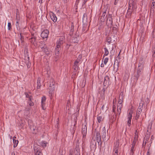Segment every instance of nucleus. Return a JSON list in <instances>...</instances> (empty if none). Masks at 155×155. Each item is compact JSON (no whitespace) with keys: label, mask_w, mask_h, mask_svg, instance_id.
<instances>
[{"label":"nucleus","mask_w":155,"mask_h":155,"mask_svg":"<svg viewBox=\"0 0 155 155\" xmlns=\"http://www.w3.org/2000/svg\"><path fill=\"white\" fill-rule=\"evenodd\" d=\"M32 96H30V106H32L34 105L33 102L32 101Z\"/></svg>","instance_id":"nucleus-35"},{"label":"nucleus","mask_w":155,"mask_h":155,"mask_svg":"<svg viewBox=\"0 0 155 155\" xmlns=\"http://www.w3.org/2000/svg\"><path fill=\"white\" fill-rule=\"evenodd\" d=\"M118 149H114V150L115 151V153H118Z\"/></svg>","instance_id":"nucleus-53"},{"label":"nucleus","mask_w":155,"mask_h":155,"mask_svg":"<svg viewBox=\"0 0 155 155\" xmlns=\"http://www.w3.org/2000/svg\"><path fill=\"white\" fill-rule=\"evenodd\" d=\"M87 127L86 126V125H82V134H83V139L82 140H84V137H85L87 134Z\"/></svg>","instance_id":"nucleus-8"},{"label":"nucleus","mask_w":155,"mask_h":155,"mask_svg":"<svg viewBox=\"0 0 155 155\" xmlns=\"http://www.w3.org/2000/svg\"><path fill=\"white\" fill-rule=\"evenodd\" d=\"M122 107V105H117V114H118V117H117V119H118L119 117V115L120 114L121 112V109ZM115 116L116 117V114H115Z\"/></svg>","instance_id":"nucleus-12"},{"label":"nucleus","mask_w":155,"mask_h":155,"mask_svg":"<svg viewBox=\"0 0 155 155\" xmlns=\"http://www.w3.org/2000/svg\"><path fill=\"white\" fill-rule=\"evenodd\" d=\"M77 143L76 144V146L75 149V153H78V152H80V149L79 145V143L78 142L79 141V140H77Z\"/></svg>","instance_id":"nucleus-20"},{"label":"nucleus","mask_w":155,"mask_h":155,"mask_svg":"<svg viewBox=\"0 0 155 155\" xmlns=\"http://www.w3.org/2000/svg\"><path fill=\"white\" fill-rule=\"evenodd\" d=\"M25 94L26 95V97H28L29 95L27 93H25Z\"/></svg>","instance_id":"nucleus-55"},{"label":"nucleus","mask_w":155,"mask_h":155,"mask_svg":"<svg viewBox=\"0 0 155 155\" xmlns=\"http://www.w3.org/2000/svg\"><path fill=\"white\" fill-rule=\"evenodd\" d=\"M131 7H129L128 9L127 10V14L126 15V16L127 18H129L130 17L131 14L132 13V11L131 10Z\"/></svg>","instance_id":"nucleus-21"},{"label":"nucleus","mask_w":155,"mask_h":155,"mask_svg":"<svg viewBox=\"0 0 155 155\" xmlns=\"http://www.w3.org/2000/svg\"><path fill=\"white\" fill-rule=\"evenodd\" d=\"M19 22L20 21H16V25L17 28H18V27H19Z\"/></svg>","instance_id":"nucleus-43"},{"label":"nucleus","mask_w":155,"mask_h":155,"mask_svg":"<svg viewBox=\"0 0 155 155\" xmlns=\"http://www.w3.org/2000/svg\"><path fill=\"white\" fill-rule=\"evenodd\" d=\"M87 0H83V2L82 4V6H84L85 5V4L87 2Z\"/></svg>","instance_id":"nucleus-49"},{"label":"nucleus","mask_w":155,"mask_h":155,"mask_svg":"<svg viewBox=\"0 0 155 155\" xmlns=\"http://www.w3.org/2000/svg\"><path fill=\"white\" fill-rule=\"evenodd\" d=\"M111 17V15H108L107 16L106 24L108 26L111 27L112 25L113 21Z\"/></svg>","instance_id":"nucleus-6"},{"label":"nucleus","mask_w":155,"mask_h":155,"mask_svg":"<svg viewBox=\"0 0 155 155\" xmlns=\"http://www.w3.org/2000/svg\"><path fill=\"white\" fill-rule=\"evenodd\" d=\"M106 41L108 43V44H110L112 42L111 38L109 37H107L106 39Z\"/></svg>","instance_id":"nucleus-36"},{"label":"nucleus","mask_w":155,"mask_h":155,"mask_svg":"<svg viewBox=\"0 0 155 155\" xmlns=\"http://www.w3.org/2000/svg\"><path fill=\"white\" fill-rule=\"evenodd\" d=\"M98 121L99 123H100L102 119V117H101L99 116L97 118Z\"/></svg>","instance_id":"nucleus-44"},{"label":"nucleus","mask_w":155,"mask_h":155,"mask_svg":"<svg viewBox=\"0 0 155 155\" xmlns=\"http://www.w3.org/2000/svg\"><path fill=\"white\" fill-rule=\"evenodd\" d=\"M127 117L128 120L127 121V123L128 125L129 126H130L131 124V121L132 117V112H130L128 115Z\"/></svg>","instance_id":"nucleus-13"},{"label":"nucleus","mask_w":155,"mask_h":155,"mask_svg":"<svg viewBox=\"0 0 155 155\" xmlns=\"http://www.w3.org/2000/svg\"><path fill=\"white\" fill-rule=\"evenodd\" d=\"M60 48L56 47L55 49V58L56 61H57L59 57V51Z\"/></svg>","instance_id":"nucleus-11"},{"label":"nucleus","mask_w":155,"mask_h":155,"mask_svg":"<svg viewBox=\"0 0 155 155\" xmlns=\"http://www.w3.org/2000/svg\"><path fill=\"white\" fill-rule=\"evenodd\" d=\"M64 41L63 38L61 39L60 38L58 42L57 43L56 47L60 48L61 45H62Z\"/></svg>","instance_id":"nucleus-17"},{"label":"nucleus","mask_w":155,"mask_h":155,"mask_svg":"<svg viewBox=\"0 0 155 155\" xmlns=\"http://www.w3.org/2000/svg\"><path fill=\"white\" fill-rule=\"evenodd\" d=\"M117 28L116 27H113V30H115H115H117Z\"/></svg>","instance_id":"nucleus-59"},{"label":"nucleus","mask_w":155,"mask_h":155,"mask_svg":"<svg viewBox=\"0 0 155 155\" xmlns=\"http://www.w3.org/2000/svg\"><path fill=\"white\" fill-rule=\"evenodd\" d=\"M138 136L137 135H135L134 136V140H136L137 141V139H138Z\"/></svg>","instance_id":"nucleus-48"},{"label":"nucleus","mask_w":155,"mask_h":155,"mask_svg":"<svg viewBox=\"0 0 155 155\" xmlns=\"http://www.w3.org/2000/svg\"><path fill=\"white\" fill-rule=\"evenodd\" d=\"M49 31L47 29L43 31L41 34V36L43 38H46L48 37Z\"/></svg>","instance_id":"nucleus-9"},{"label":"nucleus","mask_w":155,"mask_h":155,"mask_svg":"<svg viewBox=\"0 0 155 155\" xmlns=\"http://www.w3.org/2000/svg\"><path fill=\"white\" fill-rule=\"evenodd\" d=\"M72 151H71V150H70V154H69V155H72Z\"/></svg>","instance_id":"nucleus-62"},{"label":"nucleus","mask_w":155,"mask_h":155,"mask_svg":"<svg viewBox=\"0 0 155 155\" xmlns=\"http://www.w3.org/2000/svg\"><path fill=\"white\" fill-rule=\"evenodd\" d=\"M110 84V79L108 76H106L104 78L103 85L104 86H108Z\"/></svg>","instance_id":"nucleus-10"},{"label":"nucleus","mask_w":155,"mask_h":155,"mask_svg":"<svg viewBox=\"0 0 155 155\" xmlns=\"http://www.w3.org/2000/svg\"><path fill=\"white\" fill-rule=\"evenodd\" d=\"M64 3H66L67 2V0H61Z\"/></svg>","instance_id":"nucleus-58"},{"label":"nucleus","mask_w":155,"mask_h":155,"mask_svg":"<svg viewBox=\"0 0 155 155\" xmlns=\"http://www.w3.org/2000/svg\"><path fill=\"white\" fill-rule=\"evenodd\" d=\"M153 51H154L153 54H155V44L154 45V48H153Z\"/></svg>","instance_id":"nucleus-56"},{"label":"nucleus","mask_w":155,"mask_h":155,"mask_svg":"<svg viewBox=\"0 0 155 155\" xmlns=\"http://www.w3.org/2000/svg\"><path fill=\"white\" fill-rule=\"evenodd\" d=\"M46 97L45 96H43L42 97L41 101V107L42 109L45 110V108H44V106L45 105V102L46 100Z\"/></svg>","instance_id":"nucleus-18"},{"label":"nucleus","mask_w":155,"mask_h":155,"mask_svg":"<svg viewBox=\"0 0 155 155\" xmlns=\"http://www.w3.org/2000/svg\"><path fill=\"white\" fill-rule=\"evenodd\" d=\"M124 97L123 93L121 92L120 94V95L119 97V101L118 103V105H122V103L123 101V98Z\"/></svg>","instance_id":"nucleus-14"},{"label":"nucleus","mask_w":155,"mask_h":155,"mask_svg":"<svg viewBox=\"0 0 155 155\" xmlns=\"http://www.w3.org/2000/svg\"><path fill=\"white\" fill-rule=\"evenodd\" d=\"M36 34L32 33L31 38H30V42H31V43L35 46L36 44Z\"/></svg>","instance_id":"nucleus-4"},{"label":"nucleus","mask_w":155,"mask_h":155,"mask_svg":"<svg viewBox=\"0 0 155 155\" xmlns=\"http://www.w3.org/2000/svg\"><path fill=\"white\" fill-rule=\"evenodd\" d=\"M73 68L74 70V71H76L78 69V68H79L78 66H76L74 65Z\"/></svg>","instance_id":"nucleus-39"},{"label":"nucleus","mask_w":155,"mask_h":155,"mask_svg":"<svg viewBox=\"0 0 155 155\" xmlns=\"http://www.w3.org/2000/svg\"><path fill=\"white\" fill-rule=\"evenodd\" d=\"M96 141L99 144L100 143L101 144V138L100 133L98 131H95L94 133V136L91 141V143L93 147H95L96 145Z\"/></svg>","instance_id":"nucleus-1"},{"label":"nucleus","mask_w":155,"mask_h":155,"mask_svg":"<svg viewBox=\"0 0 155 155\" xmlns=\"http://www.w3.org/2000/svg\"><path fill=\"white\" fill-rule=\"evenodd\" d=\"M106 12H103L102 16L100 19L101 21L102 22H104L105 19V18L107 16L106 15Z\"/></svg>","instance_id":"nucleus-22"},{"label":"nucleus","mask_w":155,"mask_h":155,"mask_svg":"<svg viewBox=\"0 0 155 155\" xmlns=\"http://www.w3.org/2000/svg\"><path fill=\"white\" fill-rule=\"evenodd\" d=\"M74 24L73 23H71V29L70 30V33H71V34H73V32L74 31Z\"/></svg>","instance_id":"nucleus-33"},{"label":"nucleus","mask_w":155,"mask_h":155,"mask_svg":"<svg viewBox=\"0 0 155 155\" xmlns=\"http://www.w3.org/2000/svg\"><path fill=\"white\" fill-rule=\"evenodd\" d=\"M115 114V113H114L113 115L111 116L110 117V120L113 123L116 120V118L114 117V115Z\"/></svg>","instance_id":"nucleus-30"},{"label":"nucleus","mask_w":155,"mask_h":155,"mask_svg":"<svg viewBox=\"0 0 155 155\" xmlns=\"http://www.w3.org/2000/svg\"><path fill=\"white\" fill-rule=\"evenodd\" d=\"M47 143L45 142H42L41 143V145L43 147H45L46 146Z\"/></svg>","instance_id":"nucleus-41"},{"label":"nucleus","mask_w":155,"mask_h":155,"mask_svg":"<svg viewBox=\"0 0 155 155\" xmlns=\"http://www.w3.org/2000/svg\"><path fill=\"white\" fill-rule=\"evenodd\" d=\"M39 48L42 49V50L45 53L47 54L48 52V49L46 48V45L44 44L43 46L42 45H40L39 46Z\"/></svg>","instance_id":"nucleus-16"},{"label":"nucleus","mask_w":155,"mask_h":155,"mask_svg":"<svg viewBox=\"0 0 155 155\" xmlns=\"http://www.w3.org/2000/svg\"><path fill=\"white\" fill-rule=\"evenodd\" d=\"M106 130L105 127H104L102 128V131L101 132L102 137L103 140L105 139L106 136Z\"/></svg>","instance_id":"nucleus-15"},{"label":"nucleus","mask_w":155,"mask_h":155,"mask_svg":"<svg viewBox=\"0 0 155 155\" xmlns=\"http://www.w3.org/2000/svg\"><path fill=\"white\" fill-rule=\"evenodd\" d=\"M79 0H77L76 4L77 5H78V3L79 2Z\"/></svg>","instance_id":"nucleus-61"},{"label":"nucleus","mask_w":155,"mask_h":155,"mask_svg":"<svg viewBox=\"0 0 155 155\" xmlns=\"http://www.w3.org/2000/svg\"><path fill=\"white\" fill-rule=\"evenodd\" d=\"M8 30H10L11 28V23L10 22H8Z\"/></svg>","instance_id":"nucleus-42"},{"label":"nucleus","mask_w":155,"mask_h":155,"mask_svg":"<svg viewBox=\"0 0 155 155\" xmlns=\"http://www.w3.org/2000/svg\"><path fill=\"white\" fill-rule=\"evenodd\" d=\"M145 102H147V103H148L149 102V101L148 97H147V98L146 99Z\"/></svg>","instance_id":"nucleus-52"},{"label":"nucleus","mask_w":155,"mask_h":155,"mask_svg":"<svg viewBox=\"0 0 155 155\" xmlns=\"http://www.w3.org/2000/svg\"><path fill=\"white\" fill-rule=\"evenodd\" d=\"M115 106L114 105L113 106V111L114 113L115 111Z\"/></svg>","instance_id":"nucleus-50"},{"label":"nucleus","mask_w":155,"mask_h":155,"mask_svg":"<svg viewBox=\"0 0 155 155\" xmlns=\"http://www.w3.org/2000/svg\"><path fill=\"white\" fill-rule=\"evenodd\" d=\"M108 58H106L104 61V63L105 64H106L107 63L108 61Z\"/></svg>","instance_id":"nucleus-45"},{"label":"nucleus","mask_w":155,"mask_h":155,"mask_svg":"<svg viewBox=\"0 0 155 155\" xmlns=\"http://www.w3.org/2000/svg\"><path fill=\"white\" fill-rule=\"evenodd\" d=\"M137 140H134L133 142L132 143V145H133V144H134V145L135 146V144L137 142Z\"/></svg>","instance_id":"nucleus-47"},{"label":"nucleus","mask_w":155,"mask_h":155,"mask_svg":"<svg viewBox=\"0 0 155 155\" xmlns=\"http://www.w3.org/2000/svg\"><path fill=\"white\" fill-rule=\"evenodd\" d=\"M144 62L142 59L140 61L137 69V74L136 76L137 79V80L139 78L140 75L143 71V67Z\"/></svg>","instance_id":"nucleus-2"},{"label":"nucleus","mask_w":155,"mask_h":155,"mask_svg":"<svg viewBox=\"0 0 155 155\" xmlns=\"http://www.w3.org/2000/svg\"><path fill=\"white\" fill-rule=\"evenodd\" d=\"M50 84L49 86V93L52 94L54 90L55 87V83L54 82V80L53 78H51L50 80Z\"/></svg>","instance_id":"nucleus-3"},{"label":"nucleus","mask_w":155,"mask_h":155,"mask_svg":"<svg viewBox=\"0 0 155 155\" xmlns=\"http://www.w3.org/2000/svg\"><path fill=\"white\" fill-rule=\"evenodd\" d=\"M155 3H154V2H152V4L151 5V7L150 8V13H153L154 12V4Z\"/></svg>","instance_id":"nucleus-27"},{"label":"nucleus","mask_w":155,"mask_h":155,"mask_svg":"<svg viewBox=\"0 0 155 155\" xmlns=\"http://www.w3.org/2000/svg\"><path fill=\"white\" fill-rule=\"evenodd\" d=\"M24 54L25 59L26 60V62H28V63H27V65L28 67V63L29 62V56L28 54V50L27 47L25 48Z\"/></svg>","instance_id":"nucleus-5"},{"label":"nucleus","mask_w":155,"mask_h":155,"mask_svg":"<svg viewBox=\"0 0 155 155\" xmlns=\"http://www.w3.org/2000/svg\"><path fill=\"white\" fill-rule=\"evenodd\" d=\"M104 56L107 55L108 54V53H109L108 51V50L106 48H104Z\"/></svg>","instance_id":"nucleus-37"},{"label":"nucleus","mask_w":155,"mask_h":155,"mask_svg":"<svg viewBox=\"0 0 155 155\" xmlns=\"http://www.w3.org/2000/svg\"><path fill=\"white\" fill-rule=\"evenodd\" d=\"M135 135H137V130L135 131Z\"/></svg>","instance_id":"nucleus-63"},{"label":"nucleus","mask_w":155,"mask_h":155,"mask_svg":"<svg viewBox=\"0 0 155 155\" xmlns=\"http://www.w3.org/2000/svg\"><path fill=\"white\" fill-rule=\"evenodd\" d=\"M131 7V10L132 11V12L134 11L136 9V7L134 5H133V4H130L129 5V7Z\"/></svg>","instance_id":"nucleus-32"},{"label":"nucleus","mask_w":155,"mask_h":155,"mask_svg":"<svg viewBox=\"0 0 155 155\" xmlns=\"http://www.w3.org/2000/svg\"><path fill=\"white\" fill-rule=\"evenodd\" d=\"M119 140H117L116 142L114 143V149H118L119 147Z\"/></svg>","instance_id":"nucleus-28"},{"label":"nucleus","mask_w":155,"mask_h":155,"mask_svg":"<svg viewBox=\"0 0 155 155\" xmlns=\"http://www.w3.org/2000/svg\"><path fill=\"white\" fill-rule=\"evenodd\" d=\"M143 105V103H141L139 104V106L138 108V110H142V108Z\"/></svg>","instance_id":"nucleus-34"},{"label":"nucleus","mask_w":155,"mask_h":155,"mask_svg":"<svg viewBox=\"0 0 155 155\" xmlns=\"http://www.w3.org/2000/svg\"><path fill=\"white\" fill-rule=\"evenodd\" d=\"M81 58H82V55L81 54H80L78 56V57L77 59H78L79 60V62H80L81 61Z\"/></svg>","instance_id":"nucleus-46"},{"label":"nucleus","mask_w":155,"mask_h":155,"mask_svg":"<svg viewBox=\"0 0 155 155\" xmlns=\"http://www.w3.org/2000/svg\"><path fill=\"white\" fill-rule=\"evenodd\" d=\"M75 153V155H80V153L78 152V153Z\"/></svg>","instance_id":"nucleus-57"},{"label":"nucleus","mask_w":155,"mask_h":155,"mask_svg":"<svg viewBox=\"0 0 155 155\" xmlns=\"http://www.w3.org/2000/svg\"><path fill=\"white\" fill-rule=\"evenodd\" d=\"M41 81V79L40 78H38L37 81V89H39L40 88L41 86V84L40 82Z\"/></svg>","instance_id":"nucleus-26"},{"label":"nucleus","mask_w":155,"mask_h":155,"mask_svg":"<svg viewBox=\"0 0 155 155\" xmlns=\"http://www.w3.org/2000/svg\"><path fill=\"white\" fill-rule=\"evenodd\" d=\"M78 40L76 37H73L71 40V42L72 43H77Z\"/></svg>","instance_id":"nucleus-29"},{"label":"nucleus","mask_w":155,"mask_h":155,"mask_svg":"<svg viewBox=\"0 0 155 155\" xmlns=\"http://www.w3.org/2000/svg\"><path fill=\"white\" fill-rule=\"evenodd\" d=\"M34 149L35 155H43L42 152L39 149V146L36 145L34 147Z\"/></svg>","instance_id":"nucleus-7"},{"label":"nucleus","mask_w":155,"mask_h":155,"mask_svg":"<svg viewBox=\"0 0 155 155\" xmlns=\"http://www.w3.org/2000/svg\"><path fill=\"white\" fill-rule=\"evenodd\" d=\"M79 60L78 59H77L76 61H74V65L76 66H78V63H79Z\"/></svg>","instance_id":"nucleus-40"},{"label":"nucleus","mask_w":155,"mask_h":155,"mask_svg":"<svg viewBox=\"0 0 155 155\" xmlns=\"http://www.w3.org/2000/svg\"><path fill=\"white\" fill-rule=\"evenodd\" d=\"M142 111V110H140H140H138V109L137 110L136 115L135 118L136 120L138 119L140 117Z\"/></svg>","instance_id":"nucleus-25"},{"label":"nucleus","mask_w":155,"mask_h":155,"mask_svg":"<svg viewBox=\"0 0 155 155\" xmlns=\"http://www.w3.org/2000/svg\"><path fill=\"white\" fill-rule=\"evenodd\" d=\"M83 22L84 24H87V16L86 14H84L83 17Z\"/></svg>","instance_id":"nucleus-19"},{"label":"nucleus","mask_w":155,"mask_h":155,"mask_svg":"<svg viewBox=\"0 0 155 155\" xmlns=\"http://www.w3.org/2000/svg\"><path fill=\"white\" fill-rule=\"evenodd\" d=\"M42 0H39V2L40 3H42Z\"/></svg>","instance_id":"nucleus-64"},{"label":"nucleus","mask_w":155,"mask_h":155,"mask_svg":"<svg viewBox=\"0 0 155 155\" xmlns=\"http://www.w3.org/2000/svg\"><path fill=\"white\" fill-rule=\"evenodd\" d=\"M147 155H150V150H149V149H148L147 150Z\"/></svg>","instance_id":"nucleus-54"},{"label":"nucleus","mask_w":155,"mask_h":155,"mask_svg":"<svg viewBox=\"0 0 155 155\" xmlns=\"http://www.w3.org/2000/svg\"><path fill=\"white\" fill-rule=\"evenodd\" d=\"M16 20L17 21H20V17L19 14L18 13L17 11L16 12Z\"/></svg>","instance_id":"nucleus-38"},{"label":"nucleus","mask_w":155,"mask_h":155,"mask_svg":"<svg viewBox=\"0 0 155 155\" xmlns=\"http://www.w3.org/2000/svg\"><path fill=\"white\" fill-rule=\"evenodd\" d=\"M105 89L103 88L101 90V97L103 98H104V94L105 92Z\"/></svg>","instance_id":"nucleus-31"},{"label":"nucleus","mask_w":155,"mask_h":155,"mask_svg":"<svg viewBox=\"0 0 155 155\" xmlns=\"http://www.w3.org/2000/svg\"><path fill=\"white\" fill-rule=\"evenodd\" d=\"M16 138V137H15V136H14L13 138V143H14L13 147L14 148L16 147V146H17V145L18 143V140H16L15 139Z\"/></svg>","instance_id":"nucleus-23"},{"label":"nucleus","mask_w":155,"mask_h":155,"mask_svg":"<svg viewBox=\"0 0 155 155\" xmlns=\"http://www.w3.org/2000/svg\"><path fill=\"white\" fill-rule=\"evenodd\" d=\"M50 17L51 19L54 22H55L57 20V18L55 16V15L53 13L52 15H51Z\"/></svg>","instance_id":"nucleus-24"},{"label":"nucleus","mask_w":155,"mask_h":155,"mask_svg":"<svg viewBox=\"0 0 155 155\" xmlns=\"http://www.w3.org/2000/svg\"><path fill=\"white\" fill-rule=\"evenodd\" d=\"M118 0H117V1H118ZM117 0H115V2H114V5H116L117 3Z\"/></svg>","instance_id":"nucleus-60"},{"label":"nucleus","mask_w":155,"mask_h":155,"mask_svg":"<svg viewBox=\"0 0 155 155\" xmlns=\"http://www.w3.org/2000/svg\"><path fill=\"white\" fill-rule=\"evenodd\" d=\"M135 145H132V147L131 149V151L132 152H133L134 151V147Z\"/></svg>","instance_id":"nucleus-51"}]
</instances>
